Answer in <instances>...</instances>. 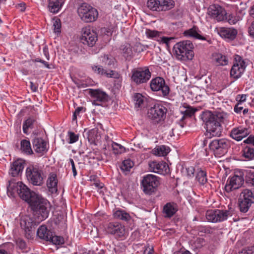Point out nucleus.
Instances as JSON below:
<instances>
[{
    "label": "nucleus",
    "instance_id": "c9c22d12",
    "mask_svg": "<svg viewBox=\"0 0 254 254\" xmlns=\"http://www.w3.org/2000/svg\"><path fill=\"white\" fill-rule=\"evenodd\" d=\"M185 108L186 110L181 111L182 114L183 115V117L181 119V121H183L186 118L192 117L195 113L198 111V109L196 108L191 107L190 105H188L185 107Z\"/></svg>",
    "mask_w": 254,
    "mask_h": 254
},
{
    "label": "nucleus",
    "instance_id": "2f4dec72",
    "mask_svg": "<svg viewBox=\"0 0 254 254\" xmlns=\"http://www.w3.org/2000/svg\"><path fill=\"white\" fill-rule=\"evenodd\" d=\"M64 3L63 0H49L50 11L54 13L59 12Z\"/></svg>",
    "mask_w": 254,
    "mask_h": 254
},
{
    "label": "nucleus",
    "instance_id": "c03bdc74",
    "mask_svg": "<svg viewBox=\"0 0 254 254\" xmlns=\"http://www.w3.org/2000/svg\"><path fill=\"white\" fill-rule=\"evenodd\" d=\"M238 202L240 211L242 213H246L248 212L250 207L253 204L240 198L239 199Z\"/></svg>",
    "mask_w": 254,
    "mask_h": 254
},
{
    "label": "nucleus",
    "instance_id": "052dcab7",
    "mask_svg": "<svg viewBox=\"0 0 254 254\" xmlns=\"http://www.w3.org/2000/svg\"><path fill=\"white\" fill-rule=\"evenodd\" d=\"M68 134L69 137V140L68 142L69 143L72 144L75 143L78 140L79 136L78 134H76L72 132H69Z\"/></svg>",
    "mask_w": 254,
    "mask_h": 254
},
{
    "label": "nucleus",
    "instance_id": "ea45409f",
    "mask_svg": "<svg viewBox=\"0 0 254 254\" xmlns=\"http://www.w3.org/2000/svg\"><path fill=\"white\" fill-rule=\"evenodd\" d=\"M133 101L135 108H142L144 106L145 99L141 94L136 93L133 96Z\"/></svg>",
    "mask_w": 254,
    "mask_h": 254
},
{
    "label": "nucleus",
    "instance_id": "412c9836",
    "mask_svg": "<svg viewBox=\"0 0 254 254\" xmlns=\"http://www.w3.org/2000/svg\"><path fill=\"white\" fill-rule=\"evenodd\" d=\"M150 170L154 173L163 174L167 173L168 166L163 161H153L149 163Z\"/></svg>",
    "mask_w": 254,
    "mask_h": 254
},
{
    "label": "nucleus",
    "instance_id": "864d4df0",
    "mask_svg": "<svg viewBox=\"0 0 254 254\" xmlns=\"http://www.w3.org/2000/svg\"><path fill=\"white\" fill-rule=\"evenodd\" d=\"M105 75L108 78H114L116 79H119L120 81L122 80V76L120 74H119L118 72L111 70L109 72H108L106 71V73H105Z\"/></svg>",
    "mask_w": 254,
    "mask_h": 254
},
{
    "label": "nucleus",
    "instance_id": "2eb2a0df",
    "mask_svg": "<svg viewBox=\"0 0 254 254\" xmlns=\"http://www.w3.org/2000/svg\"><path fill=\"white\" fill-rule=\"evenodd\" d=\"M150 87L153 91H161L163 97L168 96L170 92L169 87L166 84L164 78L161 77L152 78L150 82Z\"/></svg>",
    "mask_w": 254,
    "mask_h": 254
},
{
    "label": "nucleus",
    "instance_id": "603ef678",
    "mask_svg": "<svg viewBox=\"0 0 254 254\" xmlns=\"http://www.w3.org/2000/svg\"><path fill=\"white\" fill-rule=\"evenodd\" d=\"M92 69L94 73L101 75H105L106 73V70L101 65H93L92 66Z\"/></svg>",
    "mask_w": 254,
    "mask_h": 254
},
{
    "label": "nucleus",
    "instance_id": "f3484780",
    "mask_svg": "<svg viewBox=\"0 0 254 254\" xmlns=\"http://www.w3.org/2000/svg\"><path fill=\"white\" fill-rule=\"evenodd\" d=\"M244 183V178L240 173V175L235 174L228 178L225 186V190L230 192L240 188Z\"/></svg>",
    "mask_w": 254,
    "mask_h": 254
},
{
    "label": "nucleus",
    "instance_id": "69168bd1",
    "mask_svg": "<svg viewBox=\"0 0 254 254\" xmlns=\"http://www.w3.org/2000/svg\"><path fill=\"white\" fill-rule=\"evenodd\" d=\"M236 101L237 102L240 103H243L244 102L246 101L247 99V95L246 94H242V95H238L236 97Z\"/></svg>",
    "mask_w": 254,
    "mask_h": 254
},
{
    "label": "nucleus",
    "instance_id": "5fc2aeb1",
    "mask_svg": "<svg viewBox=\"0 0 254 254\" xmlns=\"http://www.w3.org/2000/svg\"><path fill=\"white\" fill-rule=\"evenodd\" d=\"M197 230L199 233H203L205 234L212 233V229L210 226H198L197 227Z\"/></svg>",
    "mask_w": 254,
    "mask_h": 254
},
{
    "label": "nucleus",
    "instance_id": "6e6552de",
    "mask_svg": "<svg viewBox=\"0 0 254 254\" xmlns=\"http://www.w3.org/2000/svg\"><path fill=\"white\" fill-rule=\"evenodd\" d=\"M233 210L214 209L208 210L206 211L205 217L208 221L217 223L227 220L228 217L232 216Z\"/></svg>",
    "mask_w": 254,
    "mask_h": 254
},
{
    "label": "nucleus",
    "instance_id": "09e8293b",
    "mask_svg": "<svg viewBox=\"0 0 254 254\" xmlns=\"http://www.w3.org/2000/svg\"><path fill=\"white\" fill-rule=\"evenodd\" d=\"M48 241H49L56 245H60L63 244L64 242L63 237L54 235V233H53L51 238H50L49 240Z\"/></svg>",
    "mask_w": 254,
    "mask_h": 254
},
{
    "label": "nucleus",
    "instance_id": "680f3d73",
    "mask_svg": "<svg viewBox=\"0 0 254 254\" xmlns=\"http://www.w3.org/2000/svg\"><path fill=\"white\" fill-rule=\"evenodd\" d=\"M133 50L135 52L140 53L145 50V47L141 43H137L134 45Z\"/></svg>",
    "mask_w": 254,
    "mask_h": 254
},
{
    "label": "nucleus",
    "instance_id": "338daca9",
    "mask_svg": "<svg viewBox=\"0 0 254 254\" xmlns=\"http://www.w3.org/2000/svg\"><path fill=\"white\" fill-rule=\"evenodd\" d=\"M43 55L46 57V59L49 61L50 59V56L49 53V49L47 45H45L43 48Z\"/></svg>",
    "mask_w": 254,
    "mask_h": 254
},
{
    "label": "nucleus",
    "instance_id": "5701e85b",
    "mask_svg": "<svg viewBox=\"0 0 254 254\" xmlns=\"http://www.w3.org/2000/svg\"><path fill=\"white\" fill-rule=\"evenodd\" d=\"M34 150L38 153L44 154L48 150L47 143L41 137L35 138L32 141Z\"/></svg>",
    "mask_w": 254,
    "mask_h": 254
},
{
    "label": "nucleus",
    "instance_id": "bb28decb",
    "mask_svg": "<svg viewBox=\"0 0 254 254\" xmlns=\"http://www.w3.org/2000/svg\"><path fill=\"white\" fill-rule=\"evenodd\" d=\"M24 168V163L22 160H17L13 162L9 170V174L15 177L21 174Z\"/></svg>",
    "mask_w": 254,
    "mask_h": 254
},
{
    "label": "nucleus",
    "instance_id": "473e14b6",
    "mask_svg": "<svg viewBox=\"0 0 254 254\" xmlns=\"http://www.w3.org/2000/svg\"><path fill=\"white\" fill-rule=\"evenodd\" d=\"M170 149L168 146L166 145H160L156 146L152 150L153 154L158 156H165L170 152Z\"/></svg>",
    "mask_w": 254,
    "mask_h": 254
},
{
    "label": "nucleus",
    "instance_id": "72a5a7b5",
    "mask_svg": "<svg viewBox=\"0 0 254 254\" xmlns=\"http://www.w3.org/2000/svg\"><path fill=\"white\" fill-rule=\"evenodd\" d=\"M198 28L195 26L186 30L184 32V35L186 36L194 38L197 39L205 40V38L200 35L198 33Z\"/></svg>",
    "mask_w": 254,
    "mask_h": 254
},
{
    "label": "nucleus",
    "instance_id": "3c124183",
    "mask_svg": "<svg viewBox=\"0 0 254 254\" xmlns=\"http://www.w3.org/2000/svg\"><path fill=\"white\" fill-rule=\"evenodd\" d=\"M16 245L22 252H27V247L25 242L20 239L18 238L16 240Z\"/></svg>",
    "mask_w": 254,
    "mask_h": 254
},
{
    "label": "nucleus",
    "instance_id": "dca6fc26",
    "mask_svg": "<svg viewBox=\"0 0 254 254\" xmlns=\"http://www.w3.org/2000/svg\"><path fill=\"white\" fill-rule=\"evenodd\" d=\"M81 42L90 47H93L97 41V34L90 27H85L82 29Z\"/></svg>",
    "mask_w": 254,
    "mask_h": 254
},
{
    "label": "nucleus",
    "instance_id": "13d9d810",
    "mask_svg": "<svg viewBox=\"0 0 254 254\" xmlns=\"http://www.w3.org/2000/svg\"><path fill=\"white\" fill-rule=\"evenodd\" d=\"M146 36L149 38H154L159 36V32L156 30L146 29L145 31Z\"/></svg>",
    "mask_w": 254,
    "mask_h": 254
},
{
    "label": "nucleus",
    "instance_id": "1a4fd4ad",
    "mask_svg": "<svg viewBox=\"0 0 254 254\" xmlns=\"http://www.w3.org/2000/svg\"><path fill=\"white\" fill-rule=\"evenodd\" d=\"M105 230L107 233L111 234L116 239L124 240L127 236V231L125 226L119 222H111L107 224Z\"/></svg>",
    "mask_w": 254,
    "mask_h": 254
},
{
    "label": "nucleus",
    "instance_id": "20e7f679",
    "mask_svg": "<svg viewBox=\"0 0 254 254\" xmlns=\"http://www.w3.org/2000/svg\"><path fill=\"white\" fill-rule=\"evenodd\" d=\"M159 185V178L152 174L144 175L141 181L142 191L145 194L148 195L155 194Z\"/></svg>",
    "mask_w": 254,
    "mask_h": 254
},
{
    "label": "nucleus",
    "instance_id": "6ab92c4d",
    "mask_svg": "<svg viewBox=\"0 0 254 254\" xmlns=\"http://www.w3.org/2000/svg\"><path fill=\"white\" fill-rule=\"evenodd\" d=\"M89 94L93 99L92 103L95 105H100V103L106 102L108 100V94L99 89H90Z\"/></svg>",
    "mask_w": 254,
    "mask_h": 254
},
{
    "label": "nucleus",
    "instance_id": "a211bd4d",
    "mask_svg": "<svg viewBox=\"0 0 254 254\" xmlns=\"http://www.w3.org/2000/svg\"><path fill=\"white\" fill-rule=\"evenodd\" d=\"M208 14L217 21H222L226 18V11L220 5L214 4L209 7Z\"/></svg>",
    "mask_w": 254,
    "mask_h": 254
},
{
    "label": "nucleus",
    "instance_id": "f03ea898",
    "mask_svg": "<svg viewBox=\"0 0 254 254\" xmlns=\"http://www.w3.org/2000/svg\"><path fill=\"white\" fill-rule=\"evenodd\" d=\"M226 115L224 113H213L209 111H205L201 113L200 118L205 123L206 130L211 135L219 136L222 131L221 123L223 122Z\"/></svg>",
    "mask_w": 254,
    "mask_h": 254
},
{
    "label": "nucleus",
    "instance_id": "393cba45",
    "mask_svg": "<svg viewBox=\"0 0 254 254\" xmlns=\"http://www.w3.org/2000/svg\"><path fill=\"white\" fill-rule=\"evenodd\" d=\"M212 61L216 66H225L228 64L229 60L227 56L220 53L212 55Z\"/></svg>",
    "mask_w": 254,
    "mask_h": 254
},
{
    "label": "nucleus",
    "instance_id": "4468645a",
    "mask_svg": "<svg viewBox=\"0 0 254 254\" xmlns=\"http://www.w3.org/2000/svg\"><path fill=\"white\" fill-rule=\"evenodd\" d=\"M230 146V141L226 138L214 139L209 144L210 149L219 156L225 154Z\"/></svg>",
    "mask_w": 254,
    "mask_h": 254
},
{
    "label": "nucleus",
    "instance_id": "6e6d98bb",
    "mask_svg": "<svg viewBox=\"0 0 254 254\" xmlns=\"http://www.w3.org/2000/svg\"><path fill=\"white\" fill-rule=\"evenodd\" d=\"M205 244V240L202 238H197L193 243V247L196 249L201 248Z\"/></svg>",
    "mask_w": 254,
    "mask_h": 254
},
{
    "label": "nucleus",
    "instance_id": "9b49d317",
    "mask_svg": "<svg viewBox=\"0 0 254 254\" xmlns=\"http://www.w3.org/2000/svg\"><path fill=\"white\" fill-rule=\"evenodd\" d=\"M167 109L162 104L156 103L148 109L147 115L149 119L159 123L166 118Z\"/></svg>",
    "mask_w": 254,
    "mask_h": 254
},
{
    "label": "nucleus",
    "instance_id": "39448f33",
    "mask_svg": "<svg viewBox=\"0 0 254 254\" xmlns=\"http://www.w3.org/2000/svg\"><path fill=\"white\" fill-rule=\"evenodd\" d=\"M26 176L29 182L34 186H40L44 183V175L42 169L38 165L27 168Z\"/></svg>",
    "mask_w": 254,
    "mask_h": 254
},
{
    "label": "nucleus",
    "instance_id": "4d7b16f0",
    "mask_svg": "<svg viewBox=\"0 0 254 254\" xmlns=\"http://www.w3.org/2000/svg\"><path fill=\"white\" fill-rule=\"evenodd\" d=\"M254 252V246H249L243 248L239 252V254H253Z\"/></svg>",
    "mask_w": 254,
    "mask_h": 254
},
{
    "label": "nucleus",
    "instance_id": "f257e3e1",
    "mask_svg": "<svg viewBox=\"0 0 254 254\" xmlns=\"http://www.w3.org/2000/svg\"><path fill=\"white\" fill-rule=\"evenodd\" d=\"M19 190L17 192L19 197L26 201L32 210L37 211L38 222H42L47 218L49 214L50 204L46 199L37 194L25 185L21 184Z\"/></svg>",
    "mask_w": 254,
    "mask_h": 254
},
{
    "label": "nucleus",
    "instance_id": "0e129e2a",
    "mask_svg": "<svg viewBox=\"0 0 254 254\" xmlns=\"http://www.w3.org/2000/svg\"><path fill=\"white\" fill-rule=\"evenodd\" d=\"M247 183L250 187H254V172L250 175L247 179Z\"/></svg>",
    "mask_w": 254,
    "mask_h": 254
},
{
    "label": "nucleus",
    "instance_id": "f704fd0d",
    "mask_svg": "<svg viewBox=\"0 0 254 254\" xmlns=\"http://www.w3.org/2000/svg\"><path fill=\"white\" fill-rule=\"evenodd\" d=\"M36 123V121L33 117L28 118L23 123L22 128L23 132L25 134H28L29 133L28 129L29 128H33Z\"/></svg>",
    "mask_w": 254,
    "mask_h": 254
},
{
    "label": "nucleus",
    "instance_id": "c756f323",
    "mask_svg": "<svg viewBox=\"0 0 254 254\" xmlns=\"http://www.w3.org/2000/svg\"><path fill=\"white\" fill-rule=\"evenodd\" d=\"M114 217L125 222L129 221L131 217L130 214L125 210L119 209L116 210L113 213Z\"/></svg>",
    "mask_w": 254,
    "mask_h": 254
},
{
    "label": "nucleus",
    "instance_id": "cd10ccee",
    "mask_svg": "<svg viewBox=\"0 0 254 254\" xmlns=\"http://www.w3.org/2000/svg\"><path fill=\"white\" fill-rule=\"evenodd\" d=\"M53 232L50 230L48 229L45 225L41 226L37 230V236L41 239H43L46 241L49 240Z\"/></svg>",
    "mask_w": 254,
    "mask_h": 254
},
{
    "label": "nucleus",
    "instance_id": "aec40b11",
    "mask_svg": "<svg viewBox=\"0 0 254 254\" xmlns=\"http://www.w3.org/2000/svg\"><path fill=\"white\" fill-rule=\"evenodd\" d=\"M250 133L249 129L243 126L233 127L229 132V136L233 139L239 141L246 137Z\"/></svg>",
    "mask_w": 254,
    "mask_h": 254
},
{
    "label": "nucleus",
    "instance_id": "7c9ffc66",
    "mask_svg": "<svg viewBox=\"0 0 254 254\" xmlns=\"http://www.w3.org/2000/svg\"><path fill=\"white\" fill-rule=\"evenodd\" d=\"M242 155L246 160H254V148L252 145H247L242 151Z\"/></svg>",
    "mask_w": 254,
    "mask_h": 254
},
{
    "label": "nucleus",
    "instance_id": "a19ab883",
    "mask_svg": "<svg viewBox=\"0 0 254 254\" xmlns=\"http://www.w3.org/2000/svg\"><path fill=\"white\" fill-rule=\"evenodd\" d=\"M134 165L133 162L128 159L123 161L121 166V170L126 174H127Z\"/></svg>",
    "mask_w": 254,
    "mask_h": 254
},
{
    "label": "nucleus",
    "instance_id": "774afa93",
    "mask_svg": "<svg viewBox=\"0 0 254 254\" xmlns=\"http://www.w3.org/2000/svg\"><path fill=\"white\" fill-rule=\"evenodd\" d=\"M248 32L250 35L254 38V21L249 27Z\"/></svg>",
    "mask_w": 254,
    "mask_h": 254
},
{
    "label": "nucleus",
    "instance_id": "ddd939ff",
    "mask_svg": "<svg viewBox=\"0 0 254 254\" xmlns=\"http://www.w3.org/2000/svg\"><path fill=\"white\" fill-rule=\"evenodd\" d=\"M146 5L152 11H161L170 9L174 4V1L170 0H148Z\"/></svg>",
    "mask_w": 254,
    "mask_h": 254
},
{
    "label": "nucleus",
    "instance_id": "4be33fe9",
    "mask_svg": "<svg viewBox=\"0 0 254 254\" xmlns=\"http://www.w3.org/2000/svg\"><path fill=\"white\" fill-rule=\"evenodd\" d=\"M178 211V206L174 202H167L163 208L162 213L165 218H170Z\"/></svg>",
    "mask_w": 254,
    "mask_h": 254
},
{
    "label": "nucleus",
    "instance_id": "8fccbe9b",
    "mask_svg": "<svg viewBox=\"0 0 254 254\" xmlns=\"http://www.w3.org/2000/svg\"><path fill=\"white\" fill-rule=\"evenodd\" d=\"M195 171L194 167L193 166H186L183 167L182 172L189 178H193Z\"/></svg>",
    "mask_w": 254,
    "mask_h": 254
},
{
    "label": "nucleus",
    "instance_id": "79ce46f5",
    "mask_svg": "<svg viewBox=\"0 0 254 254\" xmlns=\"http://www.w3.org/2000/svg\"><path fill=\"white\" fill-rule=\"evenodd\" d=\"M122 53L126 60H129L133 57V52L130 44H127L123 46Z\"/></svg>",
    "mask_w": 254,
    "mask_h": 254
},
{
    "label": "nucleus",
    "instance_id": "de8ad7c7",
    "mask_svg": "<svg viewBox=\"0 0 254 254\" xmlns=\"http://www.w3.org/2000/svg\"><path fill=\"white\" fill-rule=\"evenodd\" d=\"M240 20V17L233 14H228L226 12V18L224 21H227L230 24H235Z\"/></svg>",
    "mask_w": 254,
    "mask_h": 254
},
{
    "label": "nucleus",
    "instance_id": "7ed1b4c3",
    "mask_svg": "<svg viewBox=\"0 0 254 254\" xmlns=\"http://www.w3.org/2000/svg\"><path fill=\"white\" fill-rule=\"evenodd\" d=\"M193 49V45L189 40L178 42L173 47L176 58L181 61L192 59L194 56Z\"/></svg>",
    "mask_w": 254,
    "mask_h": 254
},
{
    "label": "nucleus",
    "instance_id": "c85d7f7f",
    "mask_svg": "<svg viewBox=\"0 0 254 254\" xmlns=\"http://www.w3.org/2000/svg\"><path fill=\"white\" fill-rule=\"evenodd\" d=\"M195 176L196 180L201 186H204L207 183V173L205 170L202 168H198Z\"/></svg>",
    "mask_w": 254,
    "mask_h": 254
},
{
    "label": "nucleus",
    "instance_id": "37998d69",
    "mask_svg": "<svg viewBox=\"0 0 254 254\" xmlns=\"http://www.w3.org/2000/svg\"><path fill=\"white\" fill-rule=\"evenodd\" d=\"M101 61L102 64L107 65L109 67L114 66L116 63L115 59L112 56L108 55H105L101 57Z\"/></svg>",
    "mask_w": 254,
    "mask_h": 254
},
{
    "label": "nucleus",
    "instance_id": "b1692460",
    "mask_svg": "<svg viewBox=\"0 0 254 254\" xmlns=\"http://www.w3.org/2000/svg\"><path fill=\"white\" fill-rule=\"evenodd\" d=\"M47 186L49 191L51 193H56L58 191V179L57 175L51 173L48 176L47 181Z\"/></svg>",
    "mask_w": 254,
    "mask_h": 254
},
{
    "label": "nucleus",
    "instance_id": "58836bf2",
    "mask_svg": "<svg viewBox=\"0 0 254 254\" xmlns=\"http://www.w3.org/2000/svg\"><path fill=\"white\" fill-rule=\"evenodd\" d=\"M87 138L90 144L96 145L97 141L99 138L97 129L94 128L90 130L88 133Z\"/></svg>",
    "mask_w": 254,
    "mask_h": 254
},
{
    "label": "nucleus",
    "instance_id": "e433bc0d",
    "mask_svg": "<svg viewBox=\"0 0 254 254\" xmlns=\"http://www.w3.org/2000/svg\"><path fill=\"white\" fill-rule=\"evenodd\" d=\"M240 198L252 203H254V192L251 190L245 189L240 194Z\"/></svg>",
    "mask_w": 254,
    "mask_h": 254
},
{
    "label": "nucleus",
    "instance_id": "49530a36",
    "mask_svg": "<svg viewBox=\"0 0 254 254\" xmlns=\"http://www.w3.org/2000/svg\"><path fill=\"white\" fill-rule=\"evenodd\" d=\"M112 147L113 152L115 154H122L126 152V148L122 145L113 142L112 144Z\"/></svg>",
    "mask_w": 254,
    "mask_h": 254
},
{
    "label": "nucleus",
    "instance_id": "4c0bfd02",
    "mask_svg": "<svg viewBox=\"0 0 254 254\" xmlns=\"http://www.w3.org/2000/svg\"><path fill=\"white\" fill-rule=\"evenodd\" d=\"M20 149L23 153L27 154L30 155L33 153L31 148L30 142L27 139H22L21 140Z\"/></svg>",
    "mask_w": 254,
    "mask_h": 254
},
{
    "label": "nucleus",
    "instance_id": "a878e982",
    "mask_svg": "<svg viewBox=\"0 0 254 254\" xmlns=\"http://www.w3.org/2000/svg\"><path fill=\"white\" fill-rule=\"evenodd\" d=\"M238 32L236 29L232 28H221L219 31L221 37L230 40H234L237 35Z\"/></svg>",
    "mask_w": 254,
    "mask_h": 254
},
{
    "label": "nucleus",
    "instance_id": "bf43d9fd",
    "mask_svg": "<svg viewBox=\"0 0 254 254\" xmlns=\"http://www.w3.org/2000/svg\"><path fill=\"white\" fill-rule=\"evenodd\" d=\"M53 26L54 27L55 32H61V22L60 19L57 18L54 20Z\"/></svg>",
    "mask_w": 254,
    "mask_h": 254
},
{
    "label": "nucleus",
    "instance_id": "0eeeda50",
    "mask_svg": "<svg viewBox=\"0 0 254 254\" xmlns=\"http://www.w3.org/2000/svg\"><path fill=\"white\" fill-rule=\"evenodd\" d=\"M131 73V81L137 85L147 83L151 78L152 74L147 66L133 68Z\"/></svg>",
    "mask_w": 254,
    "mask_h": 254
},
{
    "label": "nucleus",
    "instance_id": "a18cd8bd",
    "mask_svg": "<svg viewBox=\"0 0 254 254\" xmlns=\"http://www.w3.org/2000/svg\"><path fill=\"white\" fill-rule=\"evenodd\" d=\"M21 184H23L20 182L15 183L13 181L11 180L8 182V185L7 187V190L9 191L11 190L13 193H17V192L19 190Z\"/></svg>",
    "mask_w": 254,
    "mask_h": 254
},
{
    "label": "nucleus",
    "instance_id": "f8f14e48",
    "mask_svg": "<svg viewBox=\"0 0 254 254\" xmlns=\"http://www.w3.org/2000/svg\"><path fill=\"white\" fill-rule=\"evenodd\" d=\"M246 67V63L242 58L239 55H236L230 70V77L235 80L239 79L242 76Z\"/></svg>",
    "mask_w": 254,
    "mask_h": 254
},
{
    "label": "nucleus",
    "instance_id": "423d86ee",
    "mask_svg": "<svg viewBox=\"0 0 254 254\" xmlns=\"http://www.w3.org/2000/svg\"><path fill=\"white\" fill-rule=\"evenodd\" d=\"M77 13L80 19L86 23L95 21L98 16L97 9L87 3H82L79 5Z\"/></svg>",
    "mask_w": 254,
    "mask_h": 254
},
{
    "label": "nucleus",
    "instance_id": "9d476101",
    "mask_svg": "<svg viewBox=\"0 0 254 254\" xmlns=\"http://www.w3.org/2000/svg\"><path fill=\"white\" fill-rule=\"evenodd\" d=\"M35 212L34 220L29 217H26L22 219L20 224L21 226L25 231V236L28 239L33 238L34 234L35 226L39 224L41 222H38V215H39L37 211L33 210Z\"/></svg>",
    "mask_w": 254,
    "mask_h": 254
},
{
    "label": "nucleus",
    "instance_id": "e2e57ef3",
    "mask_svg": "<svg viewBox=\"0 0 254 254\" xmlns=\"http://www.w3.org/2000/svg\"><path fill=\"white\" fill-rule=\"evenodd\" d=\"M242 103H240L237 102V104L235 105L234 108V111L237 114H241L242 110H243V106H242Z\"/></svg>",
    "mask_w": 254,
    "mask_h": 254
}]
</instances>
